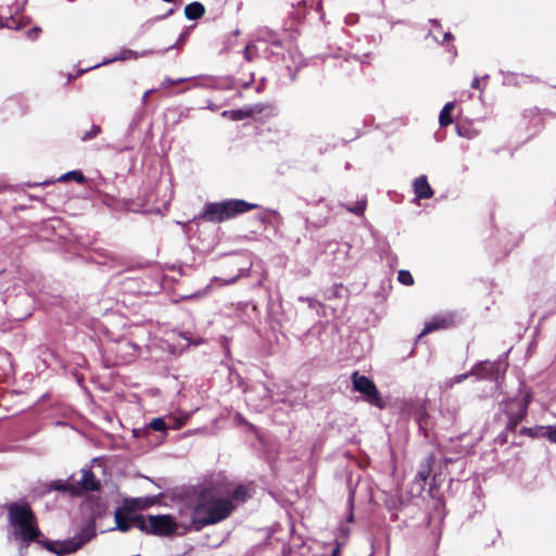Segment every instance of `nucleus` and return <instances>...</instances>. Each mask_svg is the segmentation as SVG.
Instances as JSON below:
<instances>
[{"label": "nucleus", "mask_w": 556, "mask_h": 556, "mask_svg": "<svg viewBox=\"0 0 556 556\" xmlns=\"http://www.w3.org/2000/svg\"><path fill=\"white\" fill-rule=\"evenodd\" d=\"M233 505L230 498L214 494L203 495L191 509L189 522H181L185 530H201L203 527L216 523L227 518Z\"/></svg>", "instance_id": "f257e3e1"}, {"label": "nucleus", "mask_w": 556, "mask_h": 556, "mask_svg": "<svg viewBox=\"0 0 556 556\" xmlns=\"http://www.w3.org/2000/svg\"><path fill=\"white\" fill-rule=\"evenodd\" d=\"M9 522L13 535L22 543L28 544L39 536L36 518L28 504L12 503L8 505Z\"/></svg>", "instance_id": "f03ea898"}, {"label": "nucleus", "mask_w": 556, "mask_h": 556, "mask_svg": "<svg viewBox=\"0 0 556 556\" xmlns=\"http://www.w3.org/2000/svg\"><path fill=\"white\" fill-rule=\"evenodd\" d=\"M255 207H257L256 204L237 199L207 203L203 207L201 217L212 223H220L249 212Z\"/></svg>", "instance_id": "7ed1b4c3"}, {"label": "nucleus", "mask_w": 556, "mask_h": 556, "mask_svg": "<svg viewBox=\"0 0 556 556\" xmlns=\"http://www.w3.org/2000/svg\"><path fill=\"white\" fill-rule=\"evenodd\" d=\"M181 522H189V520L178 522L169 515H149L148 517L135 515L132 519L135 528L160 536L175 533L179 526L182 527Z\"/></svg>", "instance_id": "20e7f679"}, {"label": "nucleus", "mask_w": 556, "mask_h": 556, "mask_svg": "<svg viewBox=\"0 0 556 556\" xmlns=\"http://www.w3.org/2000/svg\"><path fill=\"white\" fill-rule=\"evenodd\" d=\"M96 536V529L92 523H89L86 528H84L78 534L73 536L72 539L64 541H45L42 545L49 552L58 555L65 556L68 554H73L80 549L86 543L91 541Z\"/></svg>", "instance_id": "39448f33"}, {"label": "nucleus", "mask_w": 556, "mask_h": 556, "mask_svg": "<svg viewBox=\"0 0 556 556\" xmlns=\"http://www.w3.org/2000/svg\"><path fill=\"white\" fill-rule=\"evenodd\" d=\"M352 382L354 390L366 395L367 401L377 406V407H383L382 399L380 397V394L375 386V383L367 377L359 375L357 371H355L352 375Z\"/></svg>", "instance_id": "423d86ee"}, {"label": "nucleus", "mask_w": 556, "mask_h": 556, "mask_svg": "<svg viewBox=\"0 0 556 556\" xmlns=\"http://www.w3.org/2000/svg\"><path fill=\"white\" fill-rule=\"evenodd\" d=\"M529 403V396L509 402L507 410L508 420L506 425L507 431H515L519 422L526 417Z\"/></svg>", "instance_id": "0eeeda50"}, {"label": "nucleus", "mask_w": 556, "mask_h": 556, "mask_svg": "<svg viewBox=\"0 0 556 556\" xmlns=\"http://www.w3.org/2000/svg\"><path fill=\"white\" fill-rule=\"evenodd\" d=\"M455 325V315L452 313H442L433 316L426 323L420 336L428 334L437 330H444Z\"/></svg>", "instance_id": "6e6552de"}, {"label": "nucleus", "mask_w": 556, "mask_h": 556, "mask_svg": "<svg viewBox=\"0 0 556 556\" xmlns=\"http://www.w3.org/2000/svg\"><path fill=\"white\" fill-rule=\"evenodd\" d=\"M504 370L505 368L501 362H482L471 369V374L481 379L497 380L500 374Z\"/></svg>", "instance_id": "1a4fd4ad"}, {"label": "nucleus", "mask_w": 556, "mask_h": 556, "mask_svg": "<svg viewBox=\"0 0 556 556\" xmlns=\"http://www.w3.org/2000/svg\"><path fill=\"white\" fill-rule=\"evenodd\" d=\"M81 478L76 481L75 485L79 488V495L83 491H97L100 488V482L96 478L94 473L89 468H84L80 471Z\"/></svg>", "instance_id": "9d476101"}, {"label": "nucleus", "mask_w": 556, "mask_h": 556, "mask_svg": "<svg viewBox=\"0 0 556 556\" xmlns=\"http://www.w3.org/2000/svg\"><path fill=\"white\" fill-rule=\"evenodd\" d=\"M414 192L418 199H430L433 195V190L429 185L427 177L421 175L414 180Z\"/></svg>", "instance_id": "9b49d317"}, {"label": "nucleus", "mask_w": 556, "mask_h": 556, "mask_svg": "<svg viewBox=\"0 0 556 556\" xmlns=\"http://www.w3.org/2000/svg\"><path fill=\"white\" fill-rule=\"evenodd\" d=\"M50 488L55 491L68 492L71 495H79V488L75 485V480L70 477L67 480H56L50 484Z\"/></svg>", "instance_id": "f8f14e48"}, {"label": "nucleus", "mask_w": 556, "mask_h": 556, "mask_svg": "<svg viewBox=\"0 0 556 556\" xmlns=\"http://www.w3.org/2000/svg\"><path fill=\"white\" fill-rule=\"evenodd\" d=\"M150 53V51H143V52H137V51H134V50H130V49H124L119 52L118 55L112 58V59H108V60H104L103 62H101L100 64H97L94 65L93 67H98L100 65H105V64H110V63H113L115 61H126V60H129V59H138L139 56H146Z\"/></svg>", "instance_id": "ddd939ff"}, {"label": "nucleus", "mask_w": 556, "mask_h": 556, "mask_svg": "<svg viewBox=\"0 0 556 556\" xmlns=\"http://www.w3.org/2000/svg\"><path fill=\"white\" fill-rule=\"evenodd\" d=\"M205 10L200 2H192L186 5L185 15L188 20H198L204 14Z\"/></svg>", "instance_id": "4468645a"}, {"label": "nucleus", "mask_w": 556, "mask_h": 556, "mask_svg": "<svg viewBox=\"0 0 556 556\" xmlns=\"http://www.w3.org/2000/svg\"><path fill=\"white\" fill-rule=\"evenodd\" d=\"M453 109H454V102H447L443 106V109L441 110L440 115H439L440 126L446 127L450 124H452L453 121L451 117V113H452Z\"/></svg>", "instance_id": "2eb2a0df"}, {"label": "nucleus", "mask_w": 556, "mask_h": 556, "mask_svg": "<svg viewBox=\"0 0 556 556\" xmlns=\"http://www.w3.org/2000/svg\"><path fill=\"white\" fill-rule=\"evenodd\" d=\"M247 112H249V117H255L256 115L266 113L268 114L271 111L270 105L264 103L249 104L245 105Z\"/></svg>", "instance_id": "dca6fc26"}, {"label": "nucleus", "mask_w": 556, "mask_h": 556, "mask_svg": "<svg viewBox=\"0 0 556 556\" xmlns=\"http://www.w3.org/2000/svg\"><path fill=\"white\" fill-rule=\"evenodd\" d=\"M222 116L228 117L231 121H242V119L249 118V112H247V108L243 106V108L237 109V110L224 111L222 113Z\"/></svg>", "instance_id": "f3484780"}, {"label": "nucleus", "mask_w": 556, "mask_h": 556, "mask_svg": "<svg viewBox=\"0 0 556 556\" xmlns=\"http://www.w3.org/2000/svg\"><path fill=\"white\" fill-rule=\"evenodd\" d=\"M547 430H548V426L547 427L538 426V427H533V428L525 427L521 429L520 432L522 434H526V435H529L532 438H539V437L547 438Z\"/></svg>", "instance_id": "a211bd4d"}, {"label": "nucleus", "mask_w": 556, "mask_h": 556, "mask_svg": "<svg viewBox=\"0 0 556 556\" xmlns=\"http://www.w3.org/2000/svg\"><path fill=\"white\" fill-rule=\"evenodd\" d=\"M134 517L130 520H126L121 510L115 511V521L116 528L123 532L128 531L131 527H135L132 523Z\"/></svg>", "instance_id": "6ab92c4d"}, {"label": "nucleus", "mask_w": 556, "mask_h": 556, "mask_svg": "<svg viewBox=\"0 0 556 556\" xmlns=\"http://www.w3.org/2000/svg\"><path fill=\"white\" fill-rule=\"evenodd\" d=\"M345 208L356 215H363L366 210V200H358L353 205H346Z\"/></svg>", "instance_id": "aec40b11"}, {"label": "nucleus", "mask_w": 556, "mask_h": 556, "mask_svg": "<svg viewBox=\"0 0 556 556\" xmlns=\"http://www.w3.org/2000/svg\"><path fill=\"white\" fill-rule=\"evenodd\" d=\"M283 556H311L309 548L305 545L300 546L299 548L289 547L287 552H285Z\"/></svg>", "instance_id": "412c9836"}, {"label": "nucleus", "mask_w": 556, "mask_h": 556, "mask_svg": "<svg viewBox=\"0 0 556 556\" xmlns=\"http://www.w3.org/2000/svg\"><path fill=\"white\" fill-rule=\"evenodd\" d=\"M248 497V490L244 485H238L232 491V498L238 502H244Z\"/></svg>", "instance_id": "4be33fe9"}, {"label": "nucleus", "mask_w": 556, "mask_h": 556, "mask_svg": "<svg viewBox=\"0 0 556 556\" xmlns=\"http://www.w3.org/2000/svg\"><path fill=\"white\" fill-rule=\"evenodd\" d=\"M71 178L75 179V180H76V181H78V182H83V181L85 180L84 175H83V174H81V172H79V170H72V172H68V173H66V174L62 175V176L59 178V180H61V181H66V180L71 179Z\"/></svg>", "instance_id": "5701e85b"}, {"label": "nucleus", "mask_w": 556, "mask_h": 556, "mask_svg": "<svg viewBox=\"0 0 556 556\" xmlns=\"http://www.w3.org/2000/svg\"><path fill=\"white\" fill-rule=\"evenodd\" d=\"M397 279L405 286H412L414 283V278L408 270H400L397 274Z\"/></svg>", "instance_id": "b1692460"}, {"label": "nucleus", "mask_w": 556, "mask_h": 556, "mask_svg": "<svg viewBox=\"0 0 556 556\" xmlns=\"http://www.w3.org/2000/svg\"><path fill=\"white\" fill-rule=\"evenodd\" d=\"M148 427L154 431H165L166 430V424H165L164 419L161 417L152 419Z\"/></svg>", "instance_id": "393cba45"}, {"label": "nucleus", "mask_w": 556, "mask_h": 556, "mask_svg": "<svg viewBox=\"0 0 556 556\" xmlns=\"http://www.w3.org/2000/svg\"><path fill=\"white\" fill-rule=\"evenodd\" d=\"M470 376H473L471 374V370L469 372L455 376L454 378L447 380L445 382V384H446V387L452 388L454 384L463 382L464 380H466Z\"/></svg>", "instance_id": "a878e982"}, {"label": "nucleus", "mask_w": 556, "mask_h": 556, "mask_svg": "<svg viewBox=\"0 0 556 556\" xmlns=\"http://www.w3.org/2000/svg\"><path fill=\"white\" fill-rule=\"evenodd\" d=\"M262 38L276 47H280L282 45L281 40L277 38L274 31L270 30H266V35L264 34Z\"/></svg>", "instance_id": "bb28decb"}, {"label": "nucleus", "mask_w": 556, "mask_h": 556, "mask_svg": "<svg viewBox=\"0 0 556 556\" xmlns=\"http://www.w3.org/2000/svg\"><path fill=\"white\" fill-rule=\"evenodd\" d=\"M101 131V128L100 126H97V125H93L91 127L90 130L86 131L83 136H81V140L83 141H88V140H91L93 139L94 137H97Z\"/></svg>", "instance_id": "cd10ccee"}, {"label": "nucleus", "mask_w": 556, "mask_h": 556, "mask_svg": "<svg viewBox=\"0 0 556 556\" xmlns=\"http://www.w3.org/2000/svg\"><path fill=\"white\" fill-rule=\"evenodd\" d=\"M429 473H430V465H427L426 467L421 468L418 471L417 477L420 480L426 481L428 479Z\"/></svg>", "instance_id": "c85d7f7f"}, {"label": "nucleus", "mask_w": 556, "mask_h": 556, "mask_svg": "<svg viewBox=\"0 0 556 556\" xmlns=\"http://www.w3.org/2000/svg\"><path fill=\"white\" fill-rule=\"evenodd\" d=\"M187 80L186 78H179L177 80H174V79H170V78H165L162 84H161V87L162 88H166L168 86H172V85H176V84H179L181 81H185Z\"/></svg>", "instance_id": "c756f323"}, {"label": "nucleus", "mask_w": 556, "mask_h": 556, "mask_svg": "<svg viewBox=\"0 0 556 556\" xmlns=\"http://www.w3.org/2000/svg\"><path fill=\"white\" fill-rule=\"evenodd\" d=\"M547 439L556 444V426H548Z\"/></svg>", "instance_id": "7c9ffc66"}, {"label": "nucleus", "mask_w": 556, "mask_h": 556, "mask_svg": "<svg viewBox=\"0 0 556 556\" xmlns=\"http://www.w3.org/2000/svg\"><path fill=\"white\" fill-rule=\"evenodd\" d=\"M253 47H254L253 43H249V45H247V47H245V49L243 51V56H244V59L247 61H252L253 60V55H252V52H251Z\"/></svg>", "instance_id": "2f4dec72"}, {"label": "nucleus", "mask_w": 556, "mask_h": 556, "mask_svg": "<svg viewBox=\"0 0 556 556\" xmlns=\"http://www.w3.org/2000/svg\"><path fill=\"white\" fill-rule=\"evenodd\" d=\"M0 26H5V27L12 28V29H18L20 28V25H17L16 22L13 18L8 20L5 24L1 23Z\"/></svg>", "instance_id": "473e14b6"}, {"label": "nucleus", "mask_w": 556, "mask_h": 556, "mask_svg": "<svg viewBox=\"0 0 556 556\" xmlns=\"http://www.w3.org/2000/svg\"><path fill=\"white\" fill-rule=\"evenodd\" d=\"M386 506L388 507L389 510L396 509L397 508V502H396V500L387 501L386 502Z\"/></svg>", "instance_id": "72a5a7b5"}, {"label": "nucleus", "mask_w": 556, "mask_h": 556, "mask_svg": "<svg viewBox=\"0 0 556 556\" xmlns=\"http://www.w3.org/2000/svg\"><path fill=\"white\" fill-rule=\"evenodd\" d=\"M39 31H40V28L35 27V28L30 29L27 35L30 39H35Z\"/></svg>", "instance_id": "f704fd0d"}, {"label": "nucleus", "mask_w": 556, "mask_h": 556, "mask_svg": "<svg viewBox=\"0 0 556 556\" xmlns=\"http://www.w3.org/2000/svg\"><path fill=\"white\" fill-rule=\"evenodd\" d=\"M154 92V89L147 90L142 96V103L146 104L148 98Z\"/></svg>", "instance_id": "c9c22d12"}, {"label": "nucleus", "mask_w": 556, "mask_h": 556, "mask_svg": "<svg viewBox=\"0 0 556 556\" xmlns=\"http://www.w3.org/2000/svg\"><path fill=\"white\" fill-rule=\"evenodd\" d=\"M471 87L478 89L480 87V79L476 77L471 83Z\"/></svg>", "instance_id": "e433bc0d"}, {"label": "nucleus", "mask_w": 556, "mask_h": 556, "mask_svg": "<svg viewBox=\"0 0 556 556\" xmlns=\"http://www.w3.org/2000/svg\"><path fill=\"white\" fill-rule=\"evenodd\" d=\"M238 277H232L228 280H223V285H231V283H235L237 281Z\"/></svg>", "instance_id": "4c0bfd02"}, {"label": "nucleus", "mask_w": 556, "mask_h": 556, "mask_svg": "<svg viewBox=\"0 0 556 556\" xmlns=\"http://www.w3.org/2000/svg\"><path fill=\"white\" fill-rule=\"evenodd\" d=\"M444 40H451L453 39V35L450 31H446L443 34Z\"/></svg>", "instance_id": "58836bf2"}, {"label": "nucleus", "mask_w": 556, "mask_h": 556, "mask_svg": "<svg viewBox=\"0 0 556 556\" xmlns=\"http://www.w3.org/2000/svg\"><path fill=\"white\" fill-rule=\"evenodd\" d=\"M429 36H432V37H433V39H434L435 41L440 42V40H439L438 36H437V35H435V33H434V29H431V30L429 31Z\"/></svg>", "instance_id": "ea45409f"}, {"label": "nucleus", "mask_w": 556, "mask_h": 556, "mask_svg": "<svg viewBox=\"0 0 556 556\" xmlns=\"http://www.w3.org/2000/svg\"><path fill=\"white\" fill-rule=\"evenodd\" d=\"M339 552V547H336L334 549H332V554L331 556H336V554Z\"/></svg>", "instance_id": "a19ab883"}, {"label": "nucleus", "mask_w": 556, "mask_h": 556, "mask_svg": "<svg viewBox=\"0 0 556 556\" xmlns=\"http://www.w3.org/2000/svg\"><path fill=\"white\" fill-rule=\"evenodd\" d=\"M353 518H354V517H353V514L351 513V514L349 515V517H348V520H349L350 522H352V521H353Z\"/></svg>", "instance_id": "79ce46f5"}, {"label": "nucleus", "mask_w": 556, "mask_h": 556, "mask_svg": "<svg viewBox=\"0 0 556 556\" xmlns=\"http://www.w3.org/2000/svg\"><path fill=\"white\" fill-rule=\"evenodd\" d=\"M349 502L352 505V503H353V493L350 494Z\"/></svg>", "instance_id": "37998d69"}, {"label": "nucleus", "mask_w": 556, "mask_h": 556, "mask_svg": "<svg viewBox=\"0 0 556 556\" xmlns=\"http://www.w3.org/2000/svg\"><path fill=\"white\" fill-rule=\"evenodd\" d=\"M432 23L437 28H440V24L437 21H432Z\"/></svg>", "instance_id": "c03bdc74"}, {"label": "nucleus", "mask_w": 556, "mask_h": 556, "mask_svg": "<svg viewBox=\"0 0 556 556\" xmlns=\"http://www.w3.org/2000/svg\"><path fill=\"white\" fill-rule=\"evenodd\" d=\"M181 425H182V422H181V421H179V422L175 426V428H180V427H181Z\"/></svg>", "instance_id": "a18cd8bd"}, {"label": "nucleus", "mask_w": 556, "mask_h": 556, "mask_svg": "<svg viewBox=\"0 0 556 556\" xmlns=\"http://www.w3.org/2000/svg\"><path fill=\"white\" fill-rule=\"evenodd\" d=\"M139 432H140V430H134V433H135L136 437L139 435Z\"/></svg>", "instance_id": "49530a36"}]
</instances>
